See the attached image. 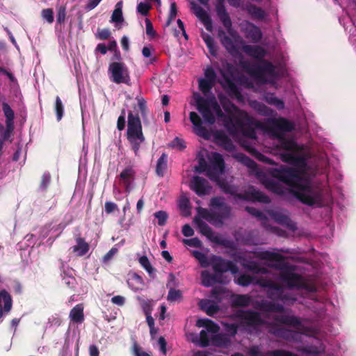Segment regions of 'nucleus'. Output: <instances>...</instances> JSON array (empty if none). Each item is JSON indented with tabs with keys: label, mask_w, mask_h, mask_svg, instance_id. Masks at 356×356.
<instances>
[{
	"label": "nucleus",
	"mask_w": 356,
	"mask_h": 356,
	"mask_svg": "<svg viewBox=\"0 0 356 356\" xmlns=\"http://www.w3.org/2000/svg\"><path fill=\"white\" fill-rule=\"evenodd\" d=\"M271 175L291 187L295 196L302 203L308 206H314L316 203V200L313 196L305 193L311 192L312 188L309 182L302 177L298 170L282 167L273 169Z\"/></svg>",
	"instance_id": "obj_1"
},
{
	"label": "nucleus",
	"mask_w": 356,
	"mask_h": 356,
	"mask_svg": "<svg viewBox=\"0 0 356 356\" xmlns=\"http://www.w3.org/2000/svg\"><path fill=\"white\" fill-rule=\"evenodd\" d=\"M136 99L138 104L137 106H134V108L137 112L134 113L130 111L128 113L127 139L135 154L137 155L140 145L145 140L138 113L140 112L143 122L147 124L148 123L147 114L149 110L147 106V102L143 97L137 96Z\"/></svg>",
	"instance_id": "obj_2"
},
{
	"label": "nucleus",
	"mask_w": 356,
	"mask_h": 356,
	"mask_svg": "<svg viewBox=\"0 0 356 356\" xmlns=\"http://www.w3.org/2000/svg\"><path fill=\"white\" fill-rule=\"evenodd\" d=\"M209 206L213 209H218L219 212H212L207 209L198 207L197 209L198 216H195L193 222L197 225L200 232L211 239L213 235L212 229L201 218L209 222H218L222 223L223 220L229 218L231 207L224 202L222 197H213L210 200Z\"/></svg>",
	"instance_id": "obj_3"
},
{
	"label": "nucleus",
	"mask_w": 356,
	"mask_h": 356,
	"mask_svg": "<svg viewBox=\"0 0 356 356\" xmlns=\"http://www.w3.org/2000/svg\"><path fill=\"white\" fill-rule=\"evenodd\" d=\"M266 128L279 139L280 146L282 149L292 152L297 150V143L293 140L283 136V132L291 131L293 129V125L290 121L284 118L268 119L266 122Z\"/></svg>",
	"instance_id": "obj_4"
},
{
	"label": "nucleus",
	"mask_w": 356,
	"mask_h": 356,
	"mask_svg": "<svg viewBox=\"0 0 356 356\" xmlns=\"http://www.w3.org/2000/svg\"><path fill=\"white\" fill-rule=\"evenodd\" d=\"M195 99L197 109L201 113L206 123L213 124L216 122L215 115L218 118L224 116V113L213 95L209 98L197 95L195 97Z\"/></svg>",
	"instance_id": "obj_5"
},
{
	"label": "nucleus",
	"mask_w": 356,
	"mask_h": 356,
	"mask_svg": "<svg viewBox=\"0 0 356 356\" xmlns=\"http://www.w3.org/2000/svg\"><path fill=\"white\" fill-rule=\"evenodd\" d=\"M241 66L250 76L262 82L266 81L267 75L276 76V67L266 59L260 62L241 61Z\"/></svg>",
	"instance_id": "obj_6"
},
{
	"label": "nucleus",
	"mask_w": 356,
	"mask_h": 356,
	"mask_svg": "<svg viewBox=\"0 0 356 356\" xmlns=\"http://www.w3.org/2000/svg\"><path fill=\"white\" fill-rule=\"evenodd\" d=\"M218 185L225 194L232 195L235 199L242 200H250L253 202H259L261 203H269L270 200L268 196L265 195L261 191L252 189V191H246L245 193H239L238 187L235 185H232L225 180H219Z\"/></svg>",
	"instance_id": "obj_7"
},
{
	"label": "nucleus",
	"mask_w": 356,
	"mask_h": 356,
	"mask_svg": "<svg viewBox=\"0 0 356 356\" xmlns=\"http://www.w3.org/2000/svg\"><path fill=\"white\" fill-rule=\"evenodd\" d=\"M108 74L111 81L116 84H131L129 70L123 62H112L108 67Z\"/></svg>",
	"instance_id": "obj_8"
},
{
	"label": "nucleus",
	"mask_w": 356,
	"mask_h": 356,
	"mask_svg": "<svg viewBox=\"0 0 356 356\" xmlns=\"http://www.w3.org/2000/svg\"><path fill=\"white\" fill-rule=\"evenodd\" d=\"M235 124L241 129L244 136L250 139L257 138V133L252 126L258 128L263 127L260 122L255 120L246 112L241 113L240 115L235 119Z\"/></svg>",
	"instance_id": "obj_9"
},
{
	"label": "nucleus",
	"mask_w": 356,
	"mask_h": 356,
	"mask_svg": "<svg viewBox=\"0 0 356 356\" xmlns=\"http://www.w3.org/2000/svg\"><path fill=\"white\" fill-rule=\"evenodd\" d=\"M280 278L289 289H307L308 288V285L302 276L293 272L292 270L288 268L280 272Z\"/></svg>",
	"instance_id": "obj_10"
},
{
	"label": "nucleus",
	"mask_w": 356,
	"mask_h": 356,
	"mask_svg": "<svg viewBox=\"0 0 356 356\" xmlns=\"http://www.w3.org/2000/svg\"><path fill=\"white\" fill-rule=\"evenodd\" d=\"M2 110L6 118V128L1 136L0 140L3 143L6 141L12 143L15 130V113L7 102L2 103Z\"/></svg>",
	"instance_id": "obj_11"
},
{
	"label": "nucleus",
	"mask_w": 356,
	"mask_h": 356,
	"mask_svg": "<svg viewBox=\"0 0 356 356\" xmlns=\"http://www.w3.org/2000/svg\"><path fill=\"white\" fill-rule=\"evenodd\" d=\"M234 316L241 320L240 325H241L256 328L265 324L261 314L258 312L251 309L238 310L234 314Z\"/></svg>",
	"instance_id": "obj_12"
},
{
	"label": "nucleus",
	"mask_w": 356,
	"mask_h": 356,
	"mask_svg": "<svg viewBox=\"0 0 356 356\" xmlns=\"http://www.w3.org/2000/svg\"><path fill=\"white\" fill-rule=\"evenodd\" d=\"M210 266L216 274L222 275L224 273L230 271L232 274L238 272V266L232 261L226 260L220 256L213 255L211 258Z\"/></svg>",
	"instance_id": "obj_13"
},
{
	"label": "nucleus",
	"mask_w": 356,
	"mask_h": 356,
	"mask_svg": "<svg viewBox=\"0 0 356 356\" xmlns=\"http://www.w3.org/2000/svg\"><path fill=\"white\" fill-rule=\"evenodd\" d=\"M257 283L262 287L268 288L267 296L270 299L280 300L282 291L284 290L282 285L266 278L259 279Z\"/></svg>",
	"instance_id": "obj_14"
},
{
	"label": "nucleus",
	"mask_w": 356,
	"mask_h": 356,
	"mask_svg": "<svg viewBox=\"0 0 356 356\" xmlns=\"http://www.w3.org/2000/svg\"><path fill=\"white\" fill-rule=\"evenodd\" d=\"M268 332L276 337L292 341L296 340L297 332L287 328L280 327L276 323H270L268 325Z\"/></svg>",
	"instance_id": "obj_15"
},
{
	"label": "nucleus",
	"mask_w": 356,
	"mask_h": 356,
	"mask_svg": "<svg viewBox=\"0 0 356 356\" xmlns=\"http://www.w3.org/2000/svg\"><path fill=\"white\" fill-rule=\"evenodd\" d=\"M216 14L222 24L223 26L226 29L229 35L235 38L238 36L236 31L232 28V22L231 17L227 13L225 6L220 4L218 6H216Z\"/></svg>",
	"instance_id": "obj_16"
},
{
	"label": "nucleus",
	"mask_w": 356,
	"mask_h": 356,
	"mask_svg": "<svg viewBox=\"0 0 356 356\" xmlns=\"http://www.w3.org/2000/svg\"><path fill=\"white\" fill-rule=\"evenodd\" d=\"M210 161V175L218 176L223 173L225 170V161L222 156L218 152H211Z\"/></svg>",
	"instance_id": "obj_17"
},
{
	"label": "nucleus",
	"mask_w": 356,
	"mask_h": 356,
	"mask_svg": "<svg viewBox=\"0 0 356 356\" xmlns=\"http://www.w3.org/2000/svg\"><path fill=\"white\" fill-rule=\"evenodd\" d=\"M191 8L196 17L204 24L206 29L211 31L212 29V20L207 11L193 1L191 2Z\"/></svg>",
	"instance_id": "obj_18"
},
{
	"label": "nucleus",
	"mask_w": 356,
	"mask_h": 356,
	"mask_svg": "<svg viewBox=\"0 0 356 356\" xmlns=\"http://www.w3.org/2000/svg\"><path fill=\"white\" fill-rule=\"evenodd\" d=\"M191 188L200 197L209 194L211 191L208 181L199 176L194 177Z\"/></svg>",
	"instance_id": "obj_19"
},
{
	"label": "nucleus",
	"mask_w": 356,
	"mask_h": 356,
	"mask_svg": "<svg viewBox=\"0 0 356 356\" xmlns=\"http://www.w3.org/2000/svg\"><path fill=\"white\" fill-rule=\"evenodd\" d=\"M243 50L248 56L256 59L257 62L264 60L267 54L266 50L259 45L245 44L243 47Z\"/></svg>",
	"instance_id": "obj_20"
},
{
	"label": "nucleus",
	"mask_w": 356,
	"mask_h": 356,
	"mask_svg": "<svg viewBox=\"0 0 356 356\" xmlns=\"http://www.w3.org/2000/svg\"><path fill=\"white\" fill-rule=\"evenodd\" d=\"M222 77L224 83H222V86L228 95L236 98L237 99H242L243 97L241 92L231 77L225 74H222Z\"/></svg>",
	"instance_id": "obj_21"
},
{
	"label": "nucleus",
	"mask_w": 356,
	"mask_h": 356,
	"mask_svg": "<svg viewBox=\"0 0 356 356\" xmlns=\"http://www.w3.org/2000/svg\"><path fill=\"white\" fill-rule=\"evenodd\" d=\"M249 355L250 356H299L292 352L281 349L268 350L266 353H263L257 346L250 348Z\"/></svg>",
	"instance_id": "obj_22"
},
{
	"label": "nucleus",
	"mask_w": 356,
	"mask_h": 356,
	"mask_svg": "<svg viewBox=\"0 0 356 356\" xmlns=\"http://www.w3.org/2000/svg\"><path fill=\"white\" fill-rule=\"evenodd\" d=\"M223 275L211 274L208 270H203L201 273L202 284L206 287H209L216 283L225 284Z\"/></svg>",
	"instance_id": "obj_23"
},
{
	"label": "nucleus",
	"mask_w": 356,
	"mask_h": 356,
	"mask_svg": "<svg viewBox=\"0 0 356 356\" xmlns=\"http://www.w3.org/2000/svg\"><path fill=\"white\" fill-rule=\"evenodd\" d=\"M218 36L220 40L221 44L225 49L232 56H236L238 54V49L235 44L234 42L222 29H220L218 33Z\"/></svg>",
	"instance_id": "obj_24"
},
{
	"label": "nucleus",
	"mask_w": 356,
	"mask_h": 356,
	"mask_svg": "<svg viewBox=\"0 0 356 356\" xmlns=\"http://www.w3.org/2000/svg\"><path fill=\"white\" fill-rule=\"evenodd\" d=\"M273 319L277 323L295 328H298L302 326V321L300 318L294 315H275Z\"/></svg>",
	"instance_id": "obj_25"
},
{
	"label": "nucleus",
	"mask_w": 356,
	"mask_h": 356,
	"mask_svg": "<svg viewBox=\"0 0 356 356\" xmlns=\"http://www.w3.org/2000/svg\"><path fill=\"white\" fill-rule=\"evenodd\" d=\"M136 172L132 167H127L120 174L119 177L122 181L126 193H129L131 186L135 179Z\"/></svg>",
	"instance_id": "obj_26"
},
{
	"label": "nucleus",
	"mask_w": 356,
	"mask_h": 356,
	"mask_svg": "<svg viewBox=\"0 0 356 356\" xmlns=\"http://www.w3.org/2000/svg\"><path fill=\"white\" fill-rule=\"evenodd\" d=\"M189 115L190 120L195 127V133L200 136H202L204 138H208V130L202 125V120L199 115L197 113L193 111L190 113Z\"/></svg>",
	"instance_id": "obj_27"
},
{
	"label": "nucleus",
	"mask_w": 356,
	"mask_h": 356,
	"mask_svg": "<svg viewBox=\"0 0 356 356\" xmlns=\"http://www.w3.org/2000/svg\"><path fill=\"white\" fill-rule=\"evenodd\" d=\"M13 306V300L10 294L5 289L0 291V318L3 312H9Z\"/></svg>",
	"instance_id": "obj_28"
},
{
	"label": "nucleus",
	"mask_w": 356,
	"mask_h": 356,
	"mask_svg": "<svg viewBox=\"0 0 356 356\" xmlns=\"http://www.w3.org/2000/svg\"><path fill=\"white\" fill-rule=\"evenodd\" d=\"M246 38L250 39L253 42H259L263 34L260 29L252 23L248 22L244 30Z\"/></svg>",
	"instance_id": "obj_29"
},
{
	"label": "nucleus",
	"mask_w": 356,
	"mask_h": 356,
	"mask_svg": "<svg viewBox=\"0 0 356 356\" xmlns=\"http://www.w3.org/2000/svg\"><path fill=\"white\" fill-rule=\"evenodd\" d=\"M216 142L225 150L232 152L235 149L232 140L223 132L218 131L214 135Z\"/></svg>",
	"instance_id": "obj_30"
},
{
	"label": "nucleus",
	"mask_w": 356,
	"mask_h": 356,
	"mask_svg": "<svg viewBox=\"0 0 356 356\" xmlns=\"http://www.w3.org/2000/svg\"><path fill=\"white\" fill-rule=\"evenodd\" d=\"M76 242V245L72 247V252L76 253L78 257L84 256L89 251V244L81 237H77Z\"/></svg>",
	"instance_id": "obj_31"
},
{
	"label": "nucleus",
	"mask_w": 356,
	"mask_h": 356,
	"mask_svg": "<svg viewBox=\"0 0 356 356\" xmlns=\"http://www.w3.org/2000/svg\"><path fill=\"white\" fill-rule=\"evenodd\" d=\"M211 341L212 344L217 347H227L231 343V339L229 336L223 333L213 335Z\"/></svg>",
	"instance_id": "obj_32"
},
{
	"label": "nucleus",
	"mask_w": 356,
	"mask_h": 356,
	"mask_svg": "<svg viewBox=\"0 0 356 356\" xmlns=\"http://www.w3.org/2000/svg\"><path fill=\"white\" fill-rule=\"evenodd\" d=\"M70 317L72 322L81 323L84 320L83 307L81 304H78L74 307L70 312Z\"/></svg>",
	"instance_id": "obj_33"
},
{
	"label": "nucleus",
	"mask_w": 356,
	"mask_h": 356,
	"mask_svg": "<svg viewBox=\"0 0 356 356\" xmlns=\"http://www.w3.org/2000/svg\"><path fill=\"white\" fill-rule=\"evenodd\" d=\"M256 257L261 260H266L270 261H281L284 257L279 253H275L270 251L258 252Z\"/></svg>",
	"instance_id": "obj_34"
},
{
	"label": "nucleus",
	"mask_w": 356,
	"mask_h": 356,
	"mask_svg": "<svg viewBox=\"0 0 356 356\" xmlns=\"http://www.w3.org/2000/svg\"><path fill=\"white\" fill-rule=\"evenodd\" d=\"M122 5V1H120L115 4V9L111 15L110 22L115 23L117 25L124 22Z\"/></svg>",
	"instance_id": "obj_35"
},
{
	"label": "nucleus",
	"mask_w": 356,
	"mask_h": 356,
	"mask_svg": "<svg viewBox=\"0 0 356 356\" xmlns=\"http://www.w3.org/2000/svg\"><path fill=\"white\" fill-rule=\"evenodd\" d=\"M129 286L134 291H136L143 289L144 282L140 275L133 273L127 280Z\"/></svg>",
	"instance_id": "obj_36"
},
{
	"label": "nucleus",
	"mask_w": 356,
	"mask_h": 356,
	"mask_svg": "<svg viewBox=\"0 0 356 356\" xmlns=\"http://www.w3.org/2000/svg\"><path fill=\"white\" fill-rule=\"evenodd\" d=\"M242 265L245 269L255 274H266L268 272L267 268L261 266L254 261H246Z\"/></svg>",
	"instance_id": "obj_37"
},
{
	"label": "nucleus",
	"mask_w": 356,
	"mask_h": 356,
	"mask_svg": "<svg viewBox=\"0 0 356 356\" xmlns=\"http://www.w3.org/2000/svg\"><path fill=\"white\" fill-rule=\"evenodd\" d=\"M264 184L268 191L274 193L282 195L284 193V187L280 183L272 179L265 180Z\"/></svg>",
	"instance_id": "obj_38"
},
{
	"label": "nucleus",
	"mask_w": 356,
	"mask_h": 356,
	"mask_svg": "<svg viewBox=\"0 0 356 356\" xmlns=\"http://www.w3.org/2000/svg\"><path fill=\"white\" fill-rule=\"evenodd\" d=\"M201 307L210 316H213L219 311V306L216 303L208 300L201 302Z\"/></svg>",
	"instance_id": "obj_39"
},
{
	"label": "nucleus",
	"mask_w": 356,
	"mask_h": 356,
	"mask_svg": "<svg viewBox=\"0 0 356 356\" xmlns=\"http://www.w3.org/2000/svg\"><path fill=\"white\" fill-rule=\"evenodd\" d=\"M168 156L163 153L157 161L156 166V173L159 177H163L164 172L167 169Z\"/></svg>",
	"instance_id": "obj_40"
},
{
	"label": "nucleus",
	"mask_w": 356,
	"mask_h": 356,
	"mask_svg": "<svg viewBox=\"0 0 356 356\" xmlns=\"http://www.w3.org/2000/svg\"><path fill=\"white\" fill-rule=\"evenodd\" d=\"M246 150L250 152L252 156H255L259 161L264 162L267 164H274L273 159L267 157L266 156L259 152L257 149L251 146H246Z\"/></svg>",
	"instance_id": "obj_41"
},
{
	"label": "nucleus",
	"mask_w": 356,
	"mask_h": 356,
	"mask_svg": "<svg viewBox=\"0 0 356 356\" xmlns=\"http://www.w3.org/2000/svg\"><path fill=\"white\" fill-rule=\"evenodd\" d=\"M248 13L251 15L254 18L258 19H263L265 17L264 10L254 4H250L247 7Z\"/></svg>",
	"instance_id": "obj_42"
},
{
	"label": "nucleus",
	"mask_w": 356,
	"mask_h": 356,
	"mask_svg": "<svg viewBox=\"0 0 356 356\" xmlns=\"http://www.w3.org/2000/svg\"><path fill=\"white\" fill-rule=\"evenodd\" d=\"M236 158L241 163H243L244 165H245L248 168H250L251 170L257 169V163L253 159H252L251 158L248 156L247 155H245L243 153H240V154H238V155L236 156Z\"/></svg>",
	"instance_id": "obj_43"
},
{
	"label": "nucleus",
	"mask_w": 356,
	"mask_h": 356,
	"mask_svg": "<svg viewBox=\"0 0 356 356\" xmlns=\"http://www.w3.org/2000/svg\"><path fill=\"white\" fill-rule=\"evenodd\" d=\"M193 255L200 262L202 268H207L210 266L211 260L209 261L207 256L202 252L195 250L193 252Z\"/></svg>",
	"instance_id": "obj_44"
},
{
	"label": "nucleus",
	"mask_w": 356,
	"mask_h": 356,
	"mask_svg": "<svg viewBox=\"0 0 356 356\" xmlns=\"http://www.w3.org/2000/svg\"><path fill=\"white\" fill-rule=\"evenodd\" d=\"M222 325L229 338L230 337H234L236 335L239 327L238 324L222 322Z\"/></svg>",
	"instance_id": "obj_45"
},
{
	"label": "nucleus",
	"mask_w": 356,
	"mask_h": 356,
	"mask_svg": "<svg viewBox=\"0 0 356 356\" xmlns=\"http://www.w3.org/2000/svg\"><path fill=\"white\" fill-rule=\"evenodd\" d=\"M250 302V297L247 295H238L233 300V305L236 307H246Z\"/></svg>",
	"instance_id": "obj_46"
},
{
	"label": "nucleus",
	"mask_w": 356,
	"mask_h": 356,
	"mask_svg": "<svg viewBox=\"0 0 356 356\" xmlns=\"http://www.w3.org/2000/svg\"><path fill=\"white\" fill-rule=\"evenodd\" d=\"M215 83L210 81L200 79L199 80V88L204 95H207L210 92Z\"/></svg>",
	"instance_id": "obj_47"
},
{
	"label": "nucleus",
	"mask_w": 356,
	"mask_h": 356,
	"mask_svg": "<svg viewBox=\"0 0 356 356\" xmlns=\"http://www.w3.org/2000/svg\"><path fill=\"white\" fill-rule=\"evenodd\" d=\"M54 109L56 111V120L59 122L63 116L64 106L58 96L56 97Z\"/></svg>",
	"instance_id": "obj_48"
},
{
	"label": "nucleus",
	"mask_w": 356,
	"mask_h": 356,
	"mask_svg": "<svg viewBox=\"0 0 356 356\" xmlns=\"http://www.w3.org/2000/svg\"><path fill=\"white\" fill-rule=\"evenodd\" d=\"M253 280L254 277L247 274H242L238 277L236 282L239 286H248L253 282Z\"/></svg>",
	"instance_id": "obj_49"
},
{
	"label": "nucleus",
	"mask_w": 356,
	"mask_h": 356,
	"mask_svg": "<svg viewBox=\"0 0 356 356\" xmlns=\"http://www.w3.org/2000/svg\"><path fill=\"white\" fill-rule=\"evenodd\" d=\"M51 177L49 172H44L41 177L39 188L42 191H46L51 183Z\"/></svg>",
	"instance_id": "obj_50"
},
{
	"label": "nucleus",
	"mask_w": 356,
	"mask_h": 356,
	"mask_svg": "<svg viewBox=\"0 0 356 356\" xmlns=\"http://www.w3.org/2000/svg\"><path fill=\"white\" fill-rule=\"evenodd\" d=\"M266 99L269 104L275 106L279 110L283 109L284 108V102L273 95L267 96Z\"/></svg>",
	"instance_id": "obj_51"
},
{
	"label": "nucleus",
	"mask_w": 356,
	"mask_h": 356,
	"mask_svg": "<svg viewBox=\"0 0 356 356\" xmlns=\"http://www.w3.org/2000/svg\"><path fill=\"white\" fill-rule=\"evenodd\" d=\"M182 298V293L180 290H176L175 289H169L167 299L170 302H175L180 300Z\"/></svg>",
	"instance_id": "obj_52"
},
{
	"label": "nucleus",
	"mask_w": 356,
	"mask_h": 356,
	"mask_svg": "<svg viewBox=\"0 0 356 356\" xmlns=\"http://www.w3.org/2000/svg\"><path fill=\"white\" fill-rule=\"evenodd\" d=\"M204 40L207 48L209 49V53L213 56H216L217 49L213 38L210 35H207L204 38Z\"/></svg>",
	"instance_id": "obj_53"
},
{
	"label": "nucleus",
	"mask_w": 356,
	"mask_h": 356,
	"mask_svg": "<svg viewBox=\"0 0 356 356\" xmlns=\"http://www.w3.org/2000/svg\"><path fill=\"white\" fill-rule=\"evenodd\" d=\"M139 263L150 275L155 271V269L151 265L147 257L143 256L140 257Z\"/></svg>",
	"instance_id": "obj_54"
},
{
	"label": "nucleus",
	"mask_w": 356,
	"mask_h": 356,
	"mask_svg": "<svg viewBox=\"0 0 356 356\" xmlns=\"http://www.w3.org/2000/svg\"><path fill=\"white\" fill-rule=\"evenodd\" d=\"M66 7L64 6H60L57 9L56 14V24H64L66 19Z\"/></svg>",
	"instance_id": "obj_55"
},
{
	"label": "nucleus",
	"mask_w": 356,
	"mask_h": 356,
	"mask_svg": "<svg viewBox=\"0 0 356 356\" xmlns=\"http://www.w3.org/2000/svg\"><path fill=\"white\" fill-rule=\"evenodd\" d=\"M177 15V7L176 2H172L170 3V13L168 19L165 22V26H169L172 22L175 19Z\"/></svg>",
	"instance_id": "obj_56"
},
{
	"label": "nucleus",
	"mask_w": 356,
	"mask_h": 356,
	"mask_svg": "<svg viewBox=\"0 0 356 356\" xmlns=\"http://www.w3.org/2000/svg\"><path fill=\"white\" fill-rule=\"evenodd\" d=\"M154 217L158 219V225L164 226L166 224L168 215L166 211H159L154 214Z\"/></svg>",
	"instance_id": "obj_57"
},
{
	"label": "nucleus",
	"mask_w": 356,
	"mask_h": 356,
	"mask_svg": "<svg viewBox=\"0 0 356 356\" xmlns=\"http://www.w3.org/2000/svg\"><path fill=\"white\" fill-rule=\"evenodd\" d=\"M42 17L45 19L49 24L54 22V11L52 8H45L41 12Z\"/></svg>",
	"instance_id": "obj_58"
},
{
	"label": "nucleus",
	"mask_w": 356,
	"mask_h": 356,
	"mask_svg": "<svg viewBox=\"0 0 356 356\" xmlns=\"http://www.w3.org/2000/svg\"><path fill=\"white\" fill-rule=\"evenodd\" d=\"M209 341L207 332L204 330H201L200 333L199 346L202 348L207 347L209 345Z\"/></svg>",
	"instance_id": "obj_59"
},
{
	"label": "nucleus",
	"mask_w": 356,
	"mask_h": 356,
	"mask_svg": "<svg viewBox=\"0 0 356 356\" xmlns=\"http://www.w3.org/2000/svg\"><path fill=\"white\" fill-rule=\"evenodd\" d=\"M152 6L148 3L140 2L137 6V11L143 16H147Z\"/></svg>",
	"instance_id": "obj_60"
},
{
	"label": "nucleus",
	"mask_w": 356,
	"mask_h": 356,
	"mask_svg": "<svg viewBox=\"0 0 356 356\" xmlns=\"http://www.w3.org/2000/svg\"><path fill=\"white\" fill-rule=\"evenodd\" d=\"M126 126V112L124 109L121 111L120 115L118 117L117 121V128L119 131L124 129Z\"/></svg>",
	"instance_id": "obj_61"
},
{
	"label": "nucleus",
	"mask_w": 356,
	"mask_h": 356,
	"mask_svg": "<svg viewBox=\"0 0 356 356\" xmlns=\"http://www.w3.org/2000/svg\"><path fill=\"white\" fill-rule=\"evenodd\" d=\"M199 166L196 168V170L199 172H202L204 171H208L210 174V165H209L205 160V159L202 156L199 158L198 159Z\"/></svg>",
	"instance_id": "obj_62"
},
{
	"label": "nucleus",
	"mask_w": 356,
	"mask_h": 356,
	"mask_svg": "<svg viewBox=\"0 0 356 356\" xmlns=\"http://www.w3.org/2000/svg\"><path fill=\"white\" fill-rule=\"evenodd\" d=\"M170 146L173 148H176L179 150H183L186 148V144L185 141L179 138L178 137H176L170 143Z\"/></svg>",
	"instance_id": "obj_63"
},
{
	"label": "nucleus",
	"mask_w": 356,
	"mask_h": 356,
	"mask_svg": "<svg viewBox=\"0 0 356 356\" xmlns=\"http://www.w3.org/2000/svg\"><path fill=\"white\" fill-rule=\"evenodd\" d=\"M111 36V31L108 29H97L96 37L100 40H107Z\"/></svg>",
	"instance_id": "obj_64"
}]
</instances>
